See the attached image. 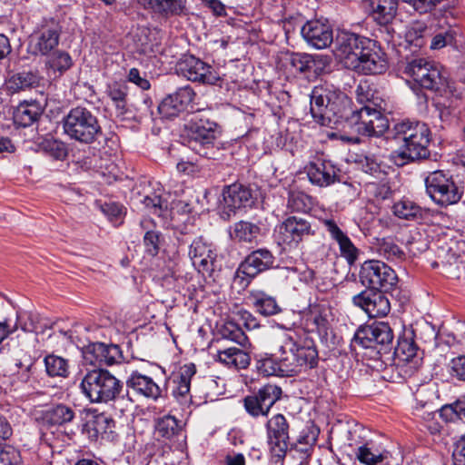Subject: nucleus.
<instances>
[{
    "label": "nucleus",
    "instance_id": "f257e3e1",
    "mask_svg": "<svg viewBox=\"0 0 465 465\" xmlns=\"http://www.w3.org/2000/svg\"><path fill=\"white\" fill-rule=\"evenodd\" d=\"M391 138L397 146L394 158L398 164L402 165L430 156L428 146L430 142V131L424 123H398L392 129Z\"/></svg>",
    "mask_w": 465,
    "mask_h": 465
},
{
    "label": "nucleus",
    "instance_id": "5701e85b",
    "mask_svg": "<svg viewBox=\"0 0 465 465\" xmlns=\"http://www.w3.org/2000/svg\"><path fill=\"white\" fill-rule=\"evenodd\" d=\"M85 358L92 364L113 365L121 362L123 354L118 345L95 342L88 345L85 349Z\"/></svg>",
    "mask_w": 465,
    "mask_h": 465
},
{
    "label": "nucleus",
    "instance_id": "774afa93",
    "mask_svg": "<svg viewBox=\"0 0 465 465\" xmlns=\"http://www.w3.org/2000/svg\"><path fill=\"white\" fill-rule=\"evenodd\" d=\"M128 79L143 90H148L150 88L149 81L146 78L142 77L139 70L136 68H132L129 71Z\"/></svg>",
    "mask_w": 465,
    "mask_h": 465
},
{
    "label": "nucleus",
    "instance_id": "338daca9",
    "mask_svg": "<svg viewBox=\"0 0 465 465\" xmlns=\"http://www.w3.org/2000/svg\"><path fill=\"white\" fill-rule=\"evenodd\" d=\"M452 456L454 465H465V434L456 442Z\"/></svg>",
    "mask_w": 465,
    "mask_h": 465
},
{
    "label": "nucleus",
    "instance_id": "c03bdc74",
    "mask_svg": "<svg viewBox=\"0 0 465 465\" xmlns=\"http://www.w3.org/2000/svg\"><path fill=\"white\" fill-rule=\"evenodd\" d=\"M392 212L400 219L412 220L420 216V208L410 200H401L392 206Z\"/></svg>",
    "mask_w": 465,
    "mask_h": 465
},
{
    "label": "nucleus",
    "instance_id": "603ef678",
    "mask_svg": "<svg viewBox=\"0 0 465 465\" xmlns=\"http://www.w3.org/2000/svg\"><path fill=\"white\" fill-rule=\"evenodd\" d=\"M143 203L151 213L157 216H162L163 212L167 210V201L163 200L160 195L155 193L146 195Z\"/></svg>",
    "mask_w": 465,
    "mask_h": 465
},
{
    "label": "nucleus",
    "instance_id": "cd10ccee",
    "mask_svg": "<svg viewBox=\"0 0 465 465\" xmlns=\"http://www.w3.org/2000/svg\"><path fill=\"white\" fill-rule=\"evenodd\" d=\"M126 385L128 388L147 398L157 399L161 394L159 386L151 377L137 371L131 374L126 381Z\"/></svg>",
    "mask_w": 465,
    "mask_h": 465
},
{
    "label": "nucleus",
    "instance_id": "a19ab883",
    "mask_svg": "<svg viewBox=\"0 0 465 465\" xmlns=\"http://www.w3.org/2000/svg\"><path fill=\"white\" fill-rule=\"evenodd\" d=\"M220 332L223 338L234 341L243 349L249 345V339L244 331L234 322H227L221 328Z\"/></svg>",
    "mask_w": 465,
    "mask_h": 465
},
{
    "label": "nucleus",
    "instance_id": "6ab92c4d",
    "mask_svg": "<svg viewBox=\"0 0 465 465\" xmlns=\"http://www.w3.org/2000/svg\"><path fill=\"white\" fill-rule=\"evenodd\" d=\"M295 348V332L283 333L280 338L279 359L284 377L297 375L303 371L294 352Z\"/></svg>",
    "mask_w": 465,
    "mask_h": 465
},
{
    "label": "nucleus",
    "instance_id": "dca6fc26",
    "mask_svg": "<svg viewBox=\"0 0 465 465\" xmlns=\"http://www.w3.org/2000/svg\"><path fill=\"white\" fill-rule=\"evenodd\" d=\"M385 291L365 290L354 295L352 302L361 307L370 318L386 316L391 310L388 298L383 294Z\"/></svg>",
    "mask_w": 465,
    "mask_h": 465
},
{
    "label": "nucleus",
    "instance_id": "69168bd1",
    "mask_svg": "<svg viewBox=\"0 0 465 465\" xmlns=\"http://www.w3.org/2000/svg\"><path fill=\"white\" fill-rule=\"evenodd\" d=\"M306 195L302 193H291L288 199V207L292 212H301L306 208Z\"/></svg>",
    "mask_w": 465,
    "mask_h": 465
},
{
    "label": "nucleus",
    "instance_id": "a878e982",
    "mask_svg": "<svg viewBox=\"0 0 465 465\" xmlns=\"http://www.w3.org/2000/svg\"><path fill=\"white\" fill-rule=\"evenodd\" d=\"M223 206L224 213L230 217L232 213L246 206L252 198L251 191L240 183L227 186L223 192Z\"/></svg>",
    "mask_w": 465,
    "mask_h": 465
},
{
    "label": "nucleus",
    "instance_id": "a18cd8bd",
    "mask_svg": "<svg viewBox=\"0 0 465 465\" xmlns=\"http://www.w3.org/2000/svg\"><path fill=\"white\" fill-rule=\"evenodd\" d=\"M378 251L387 260H402L405 256L404 252L391 238H383L379 241Z\"/></svg>",
    "mask_w": 465,
    "mask_h": 465
},
{
    "label": "nucleus",
    "instance_id": "39448f33",
    "mask_svg": "<svg viewBox=\"0 0 465 465\" xmlns=\"http://www.w3.org/2000/svg\"><path fill=\"white\" fill-rule=\"evenodd\" d=\"M403 74L422 89L441 94L450 88L448 77L441 67L426 58H414L407 62Z\"/></svg>",
    "mask_w": 465,
    "mask_h": 465
},
{
    "label": "nucleus",
    "instance_id": "f03ea898",
    "mask_svg": "<svg viewBox=\"0 0 465 465\" xmlns=\"http://www.w3.org/2000/svg\"><path fill=\"white\" fill-rule=\"evenodd\" d=\"M351 101L345 93L332 84L315 86L311 94V113L323 126L346 123L351 112Z\"/></svg>",
    "mask_w": 465,
    "mask_h": 465
},
{
    "label": "nucleus",
    "instance_id": "8fccbe9b",
    "mask_svg": "<svg viewBox=\"0 0 465 465\" xmlns=\"http://www.w3.org/2000/svg\"><path fill=\"white\" fill-rule=\"evenodd\" d=\"M288 62L294 70L300 73L311 71L315 64L312 56L306 54H291Z\"/></svg>",
    "mask_w": 465,
    "mask_h": 465
},
{
    "label": "nucleus",
    "instance_id": "052dcab7",
    "mask_svg": "<svg viewBox=\"0 0 465 465\" xmlns=\"http://www.w3.org/2000/svg\"><path fill=\"white\" fill-rule=\"evenodd\" d=\"M450 374L457 380L465 381V355L452 359L450 361Z\"/></svg>",
    "mask_w": 465,
    "mask_h": 465
},
{
    "label": "nucleus",
    "instance_id": "9d476101",
    "mask_svg": "<svg viewBox=\"0 0 465 465\" xmlns=\"http://www.w3.org/2000/svg\"><path fill=\"white\" fill-rule=\"evenodd\" d=\"M425 185L430 197L440 206L457 203L462 195L452 177L443 171L430 173L425 179Z\"/></svg>",
    "mask_w": 465,
    "mask_h": 465
},
{
    "label": "nucleus",
    "instance_id": "79ce46f5",
    "mask_svg": "<svg viewBox=\"0 0 465 465\" xmlns=\"http://www.w3.org/2000/svg\"><path fill=\"white\" fill-rule=\"evenodd\" d=\"M46 372L51 377H66L69 373V365L65 359L48 355L45 358Z\"/></svg>",
    "mask_w": 465,
    "mask_h": 465
},
{
    "label": "nucleus",
    "instance_id": "6e6552de",
    "mask_svg": "<svg viewBox=\"0 0 465 465\" xmlns=\"http://www.w3.org/2000/svg\"><path fill=\"white\" fill-rule=\"evenodd\" d=\"M346 123L358 134L367 136L382 135L389 128L388 118L370 103L351 109Z\"/></svg>",
    "mask_w": 465,
    "mask_h": 465
},
{
    "label": "nucleus",
    "instance_id": "a211bd4d",
    "mask_svg": "<svg viewBox=\"0 0 465 465\" xmlns=\"http://www.w3.org/2000/svg\"><path fill=\"white\" fill-rule=\"evenodd\" d=\"M279 233L284 243L297 245L314 234L311 223L301 216H289L279 226Z\"/></svg>",
    "mask_w": 465,
    "mask_h": 465
},
{
    "label": "nucleus",
    "instance_id": "20e7f679",
    "mask_svg": "<svg viewBox=\"0 0 465 465\" xmlns=\"http://www.w3.org/2000/svg\"><path fill=\"white\" fill-rule=\"evenodd\" d=\"M218 125L209 119L195 117L186 126L189 147L197 154L216 159L220 154Z\"/></svg>",
    "mask_w": 465,
    "mask_h": 465
},
{
    "label": "nucleus",
    "instance_id": "1a4fd4ad",
    "mask_svg": "<svg viewBox=\"0 0 465 465\" xmlns=\"http://www.w3.org/2000/svg\"><path fill=\"white\" fill-rule=\"evenodd\" d=\"M361 283L367 290L391 291L397 283L395 272L383 262L369 260L364 262L359 272Z\"/></svg>",
    "mask_w": 465,
    "mask_h": 465
},
{
    "label": "nucleus",
    "instance_id": "864d4df0",
    "mask_svg": "<svg viewBox=\"0 0 465 465\" xmlns=\"http://www.w3.org/2000/svg\"><path fill=\"white\" fill-rule=\"evenodd\" d=\"M257 368L259 371L266 376H281L284 377L282 372L280 359L265 358L258 361Z\"/></svg>",
    "mask_w": 465,
    "mask_h": 465
},
{
    "label": "nucleus",
    "instance_id": "473e14b6",
    "mask_svg": "<svg viewBox=\"0 0 465 465\" xmlns=\"http://www.w3.org/2000/svg\"><path fill=\"white\" fill-rule=\"evenodd\" d=\"M42 114V108L37 102H23L14 112L15 123L27 127L32 125Z\"/></svg>",
    "mask_w": 465,
    "mask_h": 465
},
{
    "label": "nucleus",
    "instance_id": "423d86ee",
    "mask_svg": "<svg viewBox=\"0 0 465 465\" xmlns=\"http://www.w3.org/2000/svg\"><path fill=\"white\" fill-rule=\"evenodd\" d=\"M64 134L79 143L89 144L102 134V127L97 117L87 108H72L63 120Z\"/></svg>",
    "mask_w": 465,
    "mask_h": 465
},
{
    "label": "nucleus",
    "instance_id": "f704fd0d",
    "mask_svg": "<svg viewBox=\"0 0 465 465\" xmlns=\"http://www.w3.org/2000/svg\"><path fill=\"white\" fill-rule=\"evenodd\" d=\"M92 430L95 432V435H101L109 440H114L116 437L115 420L109 415L102 412L94 416L93 420L90 422Z\"/></svg>",
    "mask_w": 465,
    "mask_h": 465
},
{
    "label": "nucleus",
    "instance_id": "de8ad7c7",
    "mask_svg": "<svg viewBox=\"0 0 465 465\" xmlns=\"http://www.w3.org/2000/svg\"><path fill=\"white\" fill-rule=\"evenodd\" d=\"M149 223H152V221H141V226L144 229H147L143 236V244L145 246L146 252L154 256L158 253L160 249V232L157 231L150 230Z\"/></svg>",
    "mask_w": 465,
    "mask_h": 465
},
{
    "label": "nucleus",
    "instance_id": "58836bf2",
    "mask_svg": "<svg viewBox=\"0 0 465 465\" xmlns=\"http://www.w3.org/2000/svg\"><path fill=\"white\" fill-rule=\"evenodd\" d=\"M156 432L163 438L172 439L182 430L181 420L172 415H165L156 423Z\"/></svg>",
    "mask_w": 465,
    "mask_h": 465
},
{
    "label": "nucleus",
    "instance_id": "5fc2aeb1",
    "mask_svg": "<svg viewBox=\"0 0 465 465\" xmlns=\"http://www.w3.org/2000/svg\"><path fill=\"white\" fill-rule=\"evenodd\" d=\"M109 97L114 102L116 108L120 111L121 114H124L126 112V87L121 86L118 84H114L110 87L109 90Z\"/></svg>",
    "mask_w": 465,
    "mask_h": 465
},
{
    "label": "nucleus",
    "instance_id": "e2e57ef3",
    "mask_svg": "<svg viewBox=\"0 0 465 465\" xmlns=\"http://www.w3.org/2000/svg\"><path fill=\"white\" fill-rule=\"evenodd\" d=\"M441 0H402L409 4L413 9L420 14L430 11Z\"/></svg>",
    "mask_w": 465,
    "mask_h": 465
},
{
    "label": "nucleus",
    "instance_id": "b1692460",
    "mask_svg": "<svg viewBox=\"0 0 465 465\" xmlns=\"http://www.w3.org/2000/svg\"><path fill=\"white\" fill-rule=\"evenodd\" d=\"M366 2L372 19L390 35V25L395 18L398 0H366Z\"/></svg>",
    "mask_w": 465,
    "mask_h": 465
},
{
    "label": "nucleus",
    "instance_id": "e433bc0d",
    "mask_svg": "<svg viewBox=\"0 0 465 465\" xmlns=\"http://www.w3.org/2000/svg\"><path fill=\"white\" fill-rule=\"evenodd\" d=\"M74 418V410L64 404H57L45 413L44 419L52 425H64L71 422Z\"/></svg>",
    "mask_w": 465,
    "mask_h": 465
},
{
    "label": "nucleus",
    "instance_id": "680f3d73",
    "mask_svg": "<svg viewBox=\"0 0 465 465\" xmlns=\"http://www.w3.org/2000/svg\"><path fill=\"white\" fill-rule=\"evenodd\" d=\"M323 225L326 231L331 235V239L336 241L337 243H340L341 242L343 241V239H346L348 237L346 233L341 231V229L333 220H324Z\"/></svg>",
    "mask_w": 465,
    "mask_h": 465
},
{
    "label": "nucleus",
    "instance_id": "4be33fe9",
    "mask_svg": "<svg viewBox=\"0 0 465 465\" xmlns=\"http://www.w3.org/2000/svg\"><path fill=\"white\" fill-rule=\"evenodd\" d=\"M306 42L316 49L328 47L333 41L331 26L320 20L308 21L301 30Z\"/></svg>",
    "mask_w": 465,
    "mask_h": 465
},
{
    "label": "nucleus",
    "instance_id": "2f4dec72",
    "mask_svg": "<svg viewBox=\"0 0 465 465\" xmlns=\"http://www.w3.org/2000/svg\"><path fill=\"white\" fill-rule=\"evenodd\" d=\"M138 3L144 8L168 16L182 14L186 0H138Z\"/></svg>",
    "mask_w": 465,
    "mask_h": 465
},
{
    "label": "nucleus",
    "instance_id": "13d9d810",
    "mask_svg": "<svg viewBox=\"0 0 465 465\" xmlns=\"http://www.w3.org/2000/svg\"><path fill=\"white\" fill-rule=\"evenodd\" d=\"M455 32L448 29L435 35L430 41L431 49H440L448 45H451L454 41Z\"/></svg>",
    "mask_w": 465,
    "mask_h": 465
},
{
    "label": "nucleus",
    "instance_id": "bf43d9fd",
    "mask_svg": "<svg viewBox=\"0 0 465 465\" xmlns=\"http://www.w3.org/2000/svg\"><path fill=\"white\" fill-rule=\"evenodd\" d=\"M460 400L452 404L444 405L440 410V416L446 421L460 420Z\"/></svg>",
    "mask_w": 465,
    "mask_h": 465
},
{
    "label": "nucleus",
    "instance_id": "f3484780",
    "mask_svg": "<svg viewBox=\"0 0 465 465\" xmlns=\"http://www.w3.org/2000/svg\"><path fill=\"white\" fill-rule=\"evenodd\" d=\"M194 96L195 93L191 86L181 87L161 102L158 105V113L163 118L175 117L187 109Z\"/></svg>",
    "mask_w": 465,
    "mask_h": 465
},
{
    "label": "nucleus",
    "instance_id": "4c0bfd02",
    "mask_svg": "<svg viewBox=\"0 0 465 465\" xmlns=\"http://www.w3.org/2000/svg\"><path fill=\"white\" fill-rule=\"evenodd\" d=\"M417 352L418 346L413 338L405 336L399 339L393 353L399 362H408L417 355Z\"/></svg>",
    "mask_w": 465,
    "mask_h": 465
},
{
    "label": "nucleus",
    "instance_id": "ea45409f",
    "mask_svg": "<svg viewBox=\"0 0 465 465\" xmlns=\"http://www.w3.org/2000/svg\"><path fill=\"white\" fill-rule=\"evenodd\" d=\"M48 69L59 74H64L73 65V61L68 53L64 51H56L51 54L45 63Z\"/></svg>",
    "mask_w": 465,
    "mask_h": 465
},
{
    "label": "nucleus",
    "instance_id": "0eeeda50",
    "mask_svg": "<svg viewBox=\"0 0 465 465\" xmlns=\"http://www.w3.org/2000/svg\"><path fill=\"white\" fill-rule=\"evenodd\" d=\"M393 331L387 322H376L360 327L354 334L353 342L377 354L389 353L393 349Z\"/></svg>",
    "mask_w": 465,
    "mask_h": 465
},
{
    "label": "nucleus",
    "instance_id": "aec40b11",
    "mask_svg": "<svg viewBox=\"0 0 465 465\" xmlns=\"http://www.w3.org/2000/svg\"><path fill=\"white\" fill-rule=\"evenodd\" d=\"M189 256L199 272L203 275L212 276L214 271L216 254L203 242L201 237L194 239L191 243Z\"/></svg>",
    "mask_w": 465,
    "mask_h": 465
},
{
    "label": "nucleus",
    "instance_id": "412c9836",
    "mask_svg": "<svg viewBox=\"0 0 465 465\" xmlns=\"http://www.w3.org/2000/svg\"><path fill=\"white\" fill-rule=\"evenodd\" d=\"M275 257L266 248L257 249L248 254L242 262L239 271L249 277H255L257 274L273 268Z\"/></svg>",
    "mask_w": 465,
    "mask_h": 465
},
{
    "label": "nucleus",
    "instance_id": "0e129e2a",
    "mask_svg": "<svg viewBox=\"0 0 465 465\" xmlns=\"http://www.w3.org/2000/svg\"><path fill=\"white\" fill-rule=\"evenodd\" d=\"M426 27L420 24L413 25L407 33V37L410 42L414 43L416 46H421L423 42L424 32Z\"/></svg>",
    "mask_w": 465,
    "mask_h": 465
},
{
    "label": "nucleus",
    "instance_id": "49530a36",
    "mask_svg": "<svg viewBox=\"0 0 465 465\" xmlns=\"http://www.w3.org/2000/svg\"><path fill=\"white\" fill-rule=\"evenodd\" d=\"M445 272L451 278L465 279V254H450L444 264Z\"/></svg>",
    "mask_w": 465,
    "mask_h": 465
},
{
    "label": "nucleus",
    "instance_id": "6e6d98bb",
    "mask_svg": "<svg viewBox=\"0 0 465 465\" xmlns=\"http://www.w3.org/2000/svg\"><path fill=\"white\" fill-rule=\"evenodd\" d=\"M243 403L246 411L253 417L259 415L267 416L268 414V412H265L264 406L262 405V401L259 400L257 393L246 396L243 400Z\"/></svg>",
    "mask_w": 465,
    "mask_h": 465
},
{
    "label": "nucleus",
    "instance_id": "7ed1b4c3",
    "mask_svg": "<svg viewBox=\"0 0 465 465\" xmlns=\"http://www.w3.org/2000/svg\"><path fill=\"white\" fill-rule=\"evenodd\" d=\"M80 388L94 403H107L114 401L123 391V382L104 369H94L85 373Z\"/></svg>",
    "mask_w": 465,
    "mask_h": 465
},
{
    "label": "nucleus",
    "instance_id": "c756f323",
    "mask_svg": "<svg viewBox=\"0 0 465 465\" xmlns=\"http://www.w3.org/2000/svg\"><path fill=\"white\" fill-rule=\"evenodd\" d=\"M216 359L221 363L236 370L246 369L251 362L249 353L236 347L219 351Z\"/></svg>",
    "mask_w": 465,
    "mask_h": 465
},
{
    "label": "nucleus",
    "instance_id": "4d7b16f0",
    "mask_svg": "<svg viewBox=\"0 0 465 465\" xmlns=\"http://www.w3.org/2000/svg\"><path fill=\"white\" fill-rule=\"evenodd\" d=\"M338 244L341 256L346 259L350 265L353 264L358 259L359 250L355 247L351 239L347 237Z\"/></svg>",
    "mask_w": 465,
    "mask_h": 465
},
{
    "label": "nucleus",
    "instance_id": "f8f14e48",
    "mask_svg": "<svg viewBox=\"0 0 465 465\" xmlns=\"http://www.w3.org/2000/svg\"><path fill=\"white\" fill-rule=\"evenodd\" d=\"M364 41H371L367 37L350 33L341 32L335 40V54L342 60L348 68H351L367 46Z\"/></svg>",
    "mask_w": 465,
    "mask_h": 465
},
{
    "label": "nucleus",
    "instance_id": "ddd939ff",
    "mask_svg": "<svg viewBox=\"0 0 465 465\" xmlns=\"http://www.w3.org/2000/svg\"><path fill=\"white\" fill-rule=\"evenodd\" d=\"M270 450L273 456L282 459L289 448V423L282 414L273 415L266 423Z\"/></svg>",
    "mask_w": 465,
    "mask_h": 465
},
{
    "label": "nucleus",
    "instance_id": "37998d69",
    "mask_svg": "<svg viewBox=\"0 0 465 465\" xmlns=\"http://www.w3.org/2000/svg\"><path fill=\"white\" fill-rule=\"evenodd\" d=\"M282 393V389L274 384H266L257 391L259 400L262 401V405L264 406L265 412L269 413L274 403L281 399Z\"/></svg>",
    "mask_w": 465,
    "mask_h": 465
},
{
    "label": "nucleus",
    "instance_id": "393cba45",
    "mask_svg": "<svg viewBox=\"0 0 465 465\" xmlns=\"http://www.w3.org/2000/svg\"><path fill=\"white\" fill-rule=\"evenodd\" d=\"M309 181L319 187H326L335 183L338 175L336 168L329 162L318 160L305 167Z\"/></svg>",
    "mask_w": 465,
    "mask_h": 465
},
{
    "label": "nucleus",
    "instance_id": "4468645a",
    "mask_svg": "<svg viewBox=\"0 0 465 465\" xmlns=\"http://www.w3.org/2000/svg\"><path fill=\"white\" fill-rule=\"evenodd\" d=\"M367 43L362 54L351 66V69L362 73L364 74H380L384 73L388 68V62L385 53L377 45L376 42L364 41Z\"/></svg>",
    "mask_w": 465,
    "mask_h": 465
},
{
    "label": "nucleus",
    "instance_id": "2eb2a0df",
    "mask_svg": "<svg viewBox=\"0 0 465 465\" xmlns=\"http://www.w3.org/2000/svg\"><path fill=\"white\" fill-rule=\"evenodd\" d=\"M177 71L189 81L215 84L220 77L212 66L193 55L184 56L177 64Z\"/></svg>",
    "mask_w": 465,
    "mask_h": 465
},
{
    "label": "nucleus",
    "instance_id": "09e8293b",
    "mask_svg": "<svg viewBox=\"0 0 465 465\" xmlns=\"http://www.w3.org/2000/svg\"><path fill=\"white\" fill-rule=\"evenodd\" d=\"M41 147L46 153L57 160H62L67 155V148L64 143L54 138L45 139Z\"/></svg>",
    "mask_w": 465,
    "mask_h": 465
},
{
    "label": "nucleus",
    "instance_id": "7c9ffc66",
    "mask_svg": "<svg viewBox=\"0 0 465 465\" xmlns=\"http://www.w3.org/2000/svg\"><path fill=\"white\" fill-rule=\"evenodd\" d=\"M43 77L37 71H22L13 74L8 81V87L13 92L39 87Z\"/></svg>",
    "mask_w": 465,
    "mask_h": 465
},
{
    "label": "nucleus",
    "instance_id": "c85d7f7f",
    "mask_svg": "<svg viewBox=\"0 0 465 465\" xmlns=\"http://www.w3.org/2000/svg\"><path fill=\"white\" fill-rule=\"evenodd\" d=\"M296 348L294 352L302 371H307L317 366L318 351L311 340H301L295 333Z\"/></svg>",
    "mask_w": 465,
    "mask_h": 465
},
{
    "label": "nucleus",
    "instance_id": "bb28decb",
    "mask_svg": "<svg viewBox=\"0 0 465 465\" xmlns=\"http://www.w3.org/2000/svg\"><path fill=\"white\" fill-rule=\"evenodd\" d=\"M196 369L193 363L185 364L180 368V371L173 380L176 384L173 390V395L181 401L182 404L191 402L189 396L191 379L195 374Z\"/></svg>",
    "mask_w": 465,
    "mask_h": 465
},
{
    "label": "nucleus",
    "instance_id": "c9c22d12",
    "mask_svg": "<svg viewBox=\"0 0 465 465\" xmlns=\"http://www.w3.org/2000/svg\"><path fill=\"white\" fill-rule=\"evenodd\" d=\"M251 300L256 312L263 316H272L282 311L276 300L264 292L253 293Z\"/></svg>",
    "mask_w": 465,
    "mask_h": 465
},
{
    "label": "nucleus",
    "instance_id": "3c124183",
    "mask_svg": "<svg viewBox=\"0 0 465 465\" xmlns=\"http://www.w3.org/2000/svg\"><path fill=\"white\" fill-rule=\"evenodd\" d=\"M356 457L360 462L365 465H376L384 460V455L379 451H373L367 445L358 448Z\"/></svg>",
    "mask_w": 465,
    "mask_h": 465
},
{
    "label": "nucleus",
    "instance_id": "9b49d317",
    "mask_svg": "<svg viewBox=\"0 0 465 465\" xmlns=\"http://www.w3.org/2000/svg\"><path fill=\"white\" fill-rule=\"evenodd\" d=\"M61 31V26L55 20L44 22L30 36L29 52L34 55L49 54L58 45Z\"/></svg>",
    "mask_w": 465,
    "mask_h": 465
},
{
    "label": "nucleus",
    "instance_id": "72a5a7b5",
    "mask_svg": "<svg viewBox=\"0 0 465 465\" xmlns=\"http://www.w3.org/2000/svg\"><path fill=\"white\" fill-rule=\"evenodd\" d=\"M261 232L260 227L247 221H240L235 223L230 232L232 240L238 242H253Z\"/></svg>",
    "mask_w": 465,
    "mask_h": 465
}]
</instances>
